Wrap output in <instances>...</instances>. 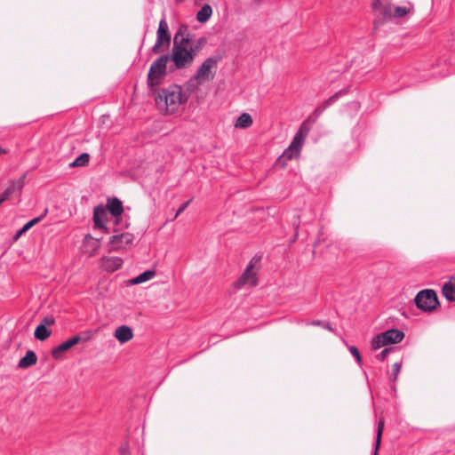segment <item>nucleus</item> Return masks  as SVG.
Instances as JSON below:
<instances>
[{
    "label": "nucleus",
    "mask_w": 455,
    "mask_h": 455,
    "mask_svg": "<svg viewBox=\"0 0 455 455\" xmlns=\"http://www.w3.org/2000/svg\"><path fill=\"white\" fill-rule=\"evenodd\" d=\"M204 41H205V39L204 37L199 39V43H202V42H204Z\"/></svg>",
    "instance_id": "nucleus-43"
},
{
    "label": "nucleus",
    "mask_w": 455,
    "mask_h": 455,
    "mask_svg": "<svg viewBox=\"0 0 455 455\" xmlns=\"http://www.w3.org/2000/svg\"><path fill=\"white\" fill-rule=\"evenodd\" d=\"M304 140H305V139L301 138L300 135L295 134L291 144H290V147H291V148H294L297 151L300 152L303 143H304Z\"/></svg>",
    "instance_id": "nucleus-28"
},
{
    "label": "nucleus",
    "mask_w": 455,
    "mask_h": 455,
    "mask_svg": "<svg viewBox=\"0 0 455 455\" xmlns=\"http://www.w3.org/2000/svg\"><path fill=\"white\" fill-rule=\"evenodd\" d=\"M409 8L405 6H395L393 9V17L401 18L405 16L409 12Z\"/></svg>",
    "instance_id": "nucleus-30"
},
{
    "label": "nucleus",
    "mask_w": 455,
    "mask_h": 455,
    "mask_svg": "<svg viewBox=\"0 0 455 455\" xmlns=\"http://www.w3.org/2000/svg\"><path fill=\"white\" fill-rule=\"evenodd\" d=\"M170 60L169 54L161 55L150 66L148 74V85L153 88L158 85L166 76L167 62Z\"/></svg>",
    "instance_id": "nucleus-3"
},
{
    "label": "nucleus",
    "mask_w": 455,
    "mask_h": 455,
    "mask_svg": "<svg viewBox=\"0 0 455 455\" xmlns=\"http://www.w3.org/2000/svg\"><path fill=\"white\" fill-rule=\"evenodd\" d=\"M100 247V239L87 234L83 241V250L89 256H93Z\"/></svg>",
    "instance_id": "nucleus-12"
},
{
    "label": "nucleus",
    "mask_w": 455,
    "mask_h": 455,
    "mask_svg": "<svg viewBox=\"0 0 455 455\" xmlns=\"http://www.w3.org/2000/svg\"><path fill=\"white\" fill-rule=\"evenodd\" d=\"M52 334V331L44 326V324H39L35 330L34 336L38 340H45Z\"/></svg>",
    "instance_id": "nucleus-26"
},
{
    "label": "nucleus",
    "mask_w": 455,
    "mask_h": 455,
    "mask_svg": "<svg viewBox=\"0 0 455 455\" xmlns=\"http://www.w3.org/2000/svg\"><path fill=\"white\" fill-rule=\"evenodd\" d=\"M190 40L191 36L188 28L181 26L174 36L172 53L169 54L170 60L174 63L176 69L190 67L197 55L200 47H188Z\"/></svg>",
    "instance_id": "nucleus-1"
},
{
    "label": "nucleus",
    "mask_w": 455,
    "mask_h": 455,
    "mask_svg": "<svg viewBox=\"0 0 455 455\" xmlns=\"http://www.w3.org/2000/svg\"><path fill=\"white\" fill-rule=\"evenodd\" d=\"M107 209L114 217H119L124 212L123 204L116 197L108 200Z\"/></svg>",
    "instance_id": "nucleus-17"
},
{
    "label": "nucleus",
    "mask_w": 455,
    "mask_h": 455,
    "mask_svg": "<svg viewBox=\"0 0 455 455\" xmlns=\"http://www.w3.org/2000/svg\"><path fill=\"white\" fill-rule=\"evenodd\" d=\"M89 339H90V337L82 338L80 335H75L72 338H70L69 339L62 342L61 344H60L59 346L54 347L52 350V355L55 359H60L61 353L68 351L73 346L78 344L81 340L86 341Z\"/></svg>",
    "instance_id": "nucleus-10"
},
{
    "label": "nucleus",
    "mask_w": 455,
    "mask_h": 455,
    "mask_svg": "<svg viewBox=\"0 0 455 455\" xmlns=\"http://www.w3.org/2000/svg\"><path fill=\"white\" fill-rule=\"evenodd\" d=\"M123 265V259L119 257H104L102 259V267L108 272H114L119 269Z\"/></svg>",
    "instance_id": "nucleus-15"
},
{
    "label": "nucleus",
    "mask_w": 455,
    "mask_h": 455,
    "mask_svg": "<svg viewBox=\"0 0 455 455\" xmlns=\"http://www.w3.org/2000/svg\"><path fill=\"white\" fill-rule=\"evenodd\" d=\"M171 42V34L169 32L168 23L165 18H163L159 21L158 29L156 32V41L155 44L151 48V52L155 54H157L161 52V46L164 44L167 45L170 44Z\"/></svg>",
    "instance_id": "nucleus-7"
},
{
    "label": "nucleus",
    "mask_w": 455,
    "mask_h": 455,
    "mask_svg": "<svg viewBox=\"0 0 455 455\" xmlns=\"http://www.w3.org/2000/svg\"><path fill=\"white\" fill-rule=\"evenodd\" d=\"M299 151H297L294 148H291V147L289 146L288 148H286L284 150L282 157L291 160V159L296 158L297 156H299Z\"/></svg>",
    "instance_id": "nucleus-31"
},
{
    "label": "nucleus",
    "mask_w": 455,
    "mask_h": 455,
    "mask_svg": "<svg viewBox=\"0 0 455 455\" xmlns=\"http://www.w3.org/2000/svg\"><path fill=\"white\" fill-rule=\"evenodd\" d=\"M54 323V319L52 317H44L42 319V323L41 324H44V326H47V325H52Z\"/></svg>",
    "instance_id": "nucleus-38"
},
{
    "label": "nucleus",
    "mask_w": 455,
    "mask_h": 455,
    "mask_svg": "<svg viewBox=\"0 0 455 455\" xmlns=\"http://www.w3.org/2000/svg\"><path fill=\"white\" fill-rule=\"evenodd\" d=\"M315 123V118H313V116H308L299 126L298 132H296L297 135H300L301 138L306 139L307 134L309 133L311 130V126L313 124Z\"/></svg>",
    "instance_id": "nucleus-22"
},
{
    "label": "nucleus",
    "mask_w": 455,
    "mask_h": 455,
    "mask_svg": "<svg viewBox=\"0 0 455 455\" xmlns=\"http://www.w3.org/2000/svg\"><path fill=\"white\" fill-rule=\"evenodd\" d=\"M372 9L379 13V15L390 19L393 18V6L385 0H374L372 3Z\"/></svg>",
    "instance_id": "nucleus-13"
},
{
    "label": "nucleus",
    "mask_w": 455,
    "mask_h": 455,
    "mask_svg": "<svg viewBox=\"0 0 455 455\" xmlns=\"http://www.w3.org/2000/svg\"><path fill=\"white\" fill-rule=\"evenodd\" d=\"M188 98L189 93L184 92L181 86L171 84L157 92L155 101L160 110L164 111L165 114H172L186 103Z\"/></svg>",
    "instance_id": "nucleus-2"
},
{
    "label": "nucleus",
    "mask_w": 455,
    "mask_h": 455,
    "mask_svg": "<svg viewBox=\"0 0 455 455\" xmlns=\"http://www.w3.org/2000/svg\"><path fill=\"white\" fill-rule=\"evenodd\" d=\"M404 338V333L398 329H389L376 335L371 340V347L374 350L382 347L401 342Z\"/></svg>",
    "instance_id": "nucleus-4"
},
{
    "label": "nucleus",
    "mask_w": 455,
    "mask_h": 455,
    "mask_svg": "<svg viewBox=\"0 0 455 455\" xmlns=\"http://www.w3.org/2000/svg\"><path fill=\"white\" fill-rule=\"evenodd\" d=\"M25 178H26V175L24 174L20 179H18L17 180L12 181L11 185L9 187L10 188H13V191L14 192L16 190H20L23 188V186H24Z\"/></svg>",
    "instance_id": "nucleus-32"
},
{
    "label": "nucleus",
    "mask_w": 455,
    "mask_h": 455,
    "mask_svg": "<svg viewBox=\"0 0 455 455\" xmlns=\"http://www.w3.org/2000/svg\"><path fill=\"white\" fill-rule=\"evenodd\" d=\"M393 350L392 347H386L384 348L378 355H377V358L379 360V361H384L387 355Z\"/></svg>",
    "instance_id": "nucleus-33"
},
{
    "label": "nucleus",
    "mask_w": 455,
    "mask_h": 455,
    "mask_svg": "<svg viewBox=\"0 0 455 455\" xmlns=\"http://www.w3.org/2000/svg\"><path fill=\"white\" fill-rule=\"evenodd\" d=\"M212 15V8L210 4H204L196 13V20L200 23H205Z\"/></svg>",
    "instance_id": "nucleus-21"
},
{
    "label": "nucleus",
    "mask_w": 455,
    "mask_h": 455,
    "mask_svg": "<svg viewBox=\"0 0 455 455\" xmlns=\"http://www.w3.org/2000/svg\"><path fill=\"white\" fill-rule=\"evenodd\" d=\"M36 361H37V357H36V353L32 350H28V351H27L25 356H23L20 360V362L18 363V367L20 369H26V368H28V367L36 364Z\"/></svg>",
    "instance_id": "nucleus-19"
},
{
    "label": "nucleus",
    "mask_w": 455,
    "mask_h": 455,
    "mask_svg": "<svg viewBox=\"0 0 455 455\" xmlns=\"http://www.w3.org/2000/svg\"><path fill=\"white\" fill-rule=\"evenodd\" d=\"M4 153H5V150L2 147H0V156Z\"/></svg>",
    "instance_id": "nucleus-42"
},
{
    "label": "nucleus",
    "mask_w": 455,
    "mask_h": 455,
    "mask_svg": "<svg viewBox=\"0 0 455 455\" xmlns=\"http://www.w3.org/2000/svg\"><path fill=\"white\" fill-rule=\"evenodd\" d=\"M190 202H191V201H190V200H188V201H187V202L183 203V204L180 206V208L178 209L177 212H176V213H175V215H174L173 220H174V219H176V218H177L180 213H182V212H183L188 208V206L189 205Z\"/></svg>",
    "instance_id": "nucleus-36"
},
{
    "label": "nucleus",
    "mask_w": 455,
    "mask_h": 455,
    "mask_svg": "<svg viewBox=\"0 0 455 455\" xmlns=\"http://www.w3.org/2000/svg\"><path fill=\"white\" fill-rule=\"evenodd\" d=\"M342 94H343L342 91H339V92H336L334 95H332L328 100H326L321 106L317 107L314 110L313 114L310 116H313V118H315V121H316L317 118L323 114V112L327 108H329L331 105L335 103L338 100V99L339 98V96L342 95Z\"/></svg>",
    "instance_id": "nucleus-14"
},
{
    "label": "nucleus",
    "mask_w": 455,
    "mask_h": 455,
    "mask_svg": "<svg viewBox=\"0 0 455 455\" xmlns=\"http://www.w3.org/2000/svg\"><path fill=\"white\" fill-rule=\"evenodd\" d=\"M119 455H131L127 443H122L119 449Z\"/></svg>",
    "instance_id": "nucleus-35"
},
{
    "label": "nucleus",
    "mask_w": 455,
    "mask_h": 455,
    "mask_svg": "<svg viewBox=\"0 0 455 455\" xmlns=\"http://www.w3.org/2000/svg\"><path fill=\"white\" fill-rule=\"evenodd\" d=\"M90 161V155L88 153H83L79 156H77L72 163L68 165L69 167H84L88 164Z\"/></svg>",
    "instance_id": "nucleus-27"
},
{
    "label": "nucleus",
    "mask_w": 455,
    "mask_h": 455,
    "mask_svg": "<svg viewBox=\"0 0 455 455\" xmlns=\"http://www.w3.org/2000/svg\"><path fill=\"white\" fill-rule=\"evenodd\" d=\"M14 191H13V188H10L8 187L4 192L3 193V195L1 196L0 199H4V202L9 197L10 195L13 194Z\"/></svg>",
    "instance_id": "nucleus-37"
},
{
    "label": "nucleus",
    "mask_w": 455,
    "mask_h": 455,
    "mask_svg": "<svg viewBox=\"0 0 455 455\" xmlns=\"http://www.w3.org/2000/svg\"><path fill=\"white\" fill-rule=\"evenodd\" d=\"M107 220V210L101 204H99L93 209V223L95 228H100L105 233H108V228L105 225Z\"/></svg>",
    "instance_id": "nucleus-11"
},
{
    "label": "nucleus",
    "mask_w": 455,
    "mask_h": 455,
    "mask_svg": "<svg viewBox=\"0 0 455 455\" xmlns=\"http://www.w3.org/2000/svg\"><path fill=\"white\" fill-rule=\"evenodd\" d=\"M349 351L352 354V355L355 358L357 363H361V356H360V353H359V350L357 349V347H355V346H351L349 347Z\"/></svg>",
    "instance_id": "nucleus-34"
},
{
    "label": "nucleus",
    "mask_w": 455,
    "mask_h": 455,
    "mask_svg": "<svg viewBox=\"0 0 455 455\" xmlns=\"http://www.w3.org/2000/svg\"><path fill=\"white\" fill-rule=\"evenodd\" d=\"M384 425H385L384 419H380L379 420L378 426H377V435H376V440H375V443H374V449H373L372 455H378V451L380 446L381 436H382L383 430H384Z\"/></svg>",
    "instance_id": "nucleus-25"
},
{
    "label": "nucleus",
    "mask_w": 455,
    "mask_h": 455,
    "mask_svg": "<svg viewBox=\"0 0 455 455\" xmlns=\"http://www.w3.org/2000/svg\"><path fill=\"white\" fill-rule=\"evenodd\" d=\"M443 296L449 301H455V277H451L443 286Z\"/></svg>",
    "instance_id": "nucleus-18"
},
{
    "label": "nucleus",
    "mask_w": 455,
    "mask_h": 455,
    "mask_svg": "<svg viewBox=\"0 0 455 455\" xmlns=\"http://www.w3.org/2000/svg\"><path fill=\"white\" fill-rule=\"evenodd\" d=\"M48 213V209H44V213L39 217L34 218L33 220L27 222L14 235V239H18L22 234L29 230L33 226L40 222Z\"/></svg>",
    "instance_id": "nucleus-20"
},
{
    "label": "nucleus",
    "mask_w": 455,
    "mask_h": 455,
    "mask_svg": "<svg viewBox=\"0 0 455 455\" xmlns=\"http://www.w3.org/2000/svg\"><path fill=\"white\" fill-rule=\"evenodd\" d=\"M323 327L324 329L328 330V331H333V329H332L331 325L329 323H327V322H324V323H323Z\"/></svg>",
    "instance_id": "nucleus-39"
},
{
    "label": "nucleus",
    "mask_w": 455,
    "mask_h": 455,
    "mask_svg": "<svg viewBox=\"0 0 455 455\" xmlns=\"http://www.w3.org/2000/svg\"><path fill=\"white\" fill-rule=\"evenodd\" d=\"M256 262L255 258L249 262L242 275L234 283L236 289H241L245 285L251 287L257 284L256 273L254 272Z\"/></svg>",
    "instance_id": "nucleus-8"
},
{
    "label": "nucleus",
    "mask_w": 455,
    "mask_h": 455,
    "mask_svg": "<svg viewBox=\"0 0 455 455\" xmlns=\"http://www.w3.org/2000/svg\"><path fill=\"white\" fill-rule=\"evenodd\" d=\"M416 306L426 312L435 310L439 305L437 295L434 290L420 291L414 299Z\"/></svg>",
    "instance_id": "nucleus-5"
},
{
    "label": "nucleus",
    "mask_w": 455,
    "mask_h": 455,
    "mask_svg": "<svg viewBox=\"0 0 455 455\" xmlns=\"http://www.w3.org/2000/svg\"><path fill=\"white\" fill-rule=\"evenodd\" d=\"M292 225H293V228H294L295 231L297 232V230L299 228V222L293 221ZM297 235H298V234L296 233L295 234V238L297 237Z\"/></svg>",
    "instance_id": "nucleus-40"
},
{
    "label": "nucleus",
    "mask_w": 455,
    "mask_h": 455,
    "mask_svg": "<svg viewBox=\"0 0 455 455\" xmlns=\"http://www.w3.org/2000/svg\"><path fill=\"white\" fill-rule=\"evenodd\" d=\"M132 330L127 325H122L116 329L115 337L121 343H125L132 339Z\"/></svg>",
    "instance_id": "nucleus-16"
},
{
    "label": "nucleus",
    "mask_w": 455,
    "mask_h": 455,
    "mask_svg": "<svg viewBox=\"0 0 455 455\" xmlns=\"http://www.w3.org/2000/svg\"><path fill=\"white\" fill-rule=\"evenodd\" d=\"M156 275L155 270H147L130 281L132 284H140L149 281Z\"/></svg>",
    "instance_id": "nucleus-24"
},
{
    "label": "nucleus",
    "mask_w": 455,
    "mask_h": 455,
    "mask_svg": "<svg viewBox=\"0 0 455 455\" xmlns=\"http://www.w3.org/2000/svg\"><path fill=\"white\" fill-rule=\"evenodd\" d=\"M402 369V363L396 362L393 364V371L389 377L391 382H395Z\"/></svg>",
    "instance_id": "nucleus-29"
},
{
    "label": "nucleus",
    "mask_w": 455,
    "mask_h": 455,
    "mask_svg": "<svg viewBox=\"0 0 455 455\" xmlns=\"http://www.w3.org/2000/svg\"><path fill=\"white\" fill-rule=\"evenodd\" d=\"M132 241L133 235L130 233H122L119 235H112L108 243L109 251H112L123 249L126 245L131 244Z\"/></svg>",
    "instance_id": "nucleus-9"
},
{
    "label": "nucleus",
    "mask_w": 455,
    "mask_h": 455,
    "mask_svg": "<svg viewBox=\"0 0 455 455\" xmlns=\"http://www.w3.org/2000/svg\"><path fill=\"white\" fill-rule=\"evenodd\" d=\"M219 59L217 57L207 58L197 68L196 74L190 78L189 83L196 81L198 84L209 81L213 78L211 73L212 68L217 66Z\"/></svg>",
    "instance_id": "nucleus-6"
},
{
    "label": "nucleus",
    "mask_w": 455,
    "mask_h": 455,
    "mask_svg": "<svg viewBox=\"0 0 455 455\" xmlns=\"http://www.w3.org/2000/svg\"><path fill=\"white\" fill-rule=\"evenodd\" d=\"M323 323L320 320H316V321H313L312 322V324L314 325H322L323 326Z\"/></svg>",
    "instance_id": "nucleus-41"
},
{
    "label": "nucleus",
    "mask_w": 455,
    "mask_h": 455,
    "mask_svg": "<svg viewBox=\"0 0 455 455\" xmlns=\"http://www.w3.org/2000/svg\"><path fill=\"white\" fill-rule=\"evenodd\" d=\"M252 118L251 116L247 114L243 113L235 121V127L240 128V129H245L250 127L252 124Z\"/></svg>",
    "instance_id": "nucleus-23"
}]
</instances>
